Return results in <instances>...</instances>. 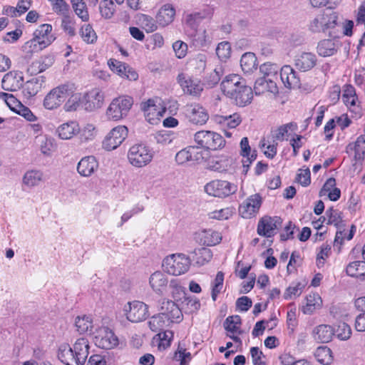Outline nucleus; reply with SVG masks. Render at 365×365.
Here are the masks:
<instances>
[{
  "label": "nucleus",
  "instance_id": "9",
  "mask_svg": "<svg viewBox=\"0 0 365 365\" xmlns=\"http://www.w3.org/2000/svg\"><path fill=\"white\" fill-rule=\"evenodd\" d=\"M128 134V130L125 125H118L113 128L103 140V148L108 151L116 149L126 139Z\"/></svg>",
  "mask_w": 365,
  "mask_h": 365
},
{
  "label": "nucleus",
  "instance_id": "52",
  "mask_svg": "<svg viewBox=\"0 0 365 365\" xmlns=\"http://www.w3.org/2000/svg\"><path fill=\"white\" fill-rule=\"evenodd\" d=\"M80 34L83 40L87 43H93L97 40V35L90 24L83 25Z\"/></svg>",
  "mask_w": 365,
  "mask_h": 365
},
{
  "label": "nucleus",
  "instance_id": "29",
  "mask_svg": "<svg viewBox=\"0 0 365 365\" xmlns=\"http://www.w3.org/2000/svg\"><path fill=\"white\" fill-rule=\"evenodd\" d=\"M317 58L314 53L303 52L295 58V66L301 71L311 70L317 64Z\"/></svg>",
  "mask_w": 365,
  "mask_h": 365
},
{
  "label": "nucleus",
  "instance_id": "10",
  "mask_svg": "<svg viewBox=\"0 0 365 365\" xmlns=\"http://www.w3.org/2000/svg\"><path fill=\"white\" fill-rule=\"evenodd\" d=\"M126 318L131 322L138 323L144 321L149 315L148 305L140 301H133L125 306Z\"/></svg>",
  "mask_w": 365,
  "mask_h": 365
},
{
  "label": "nucleus",
  "instance_id": "35",
  "mask_svg": "<svg viewBox=\"0 0 365 365\" xmlns=\"http://www.w3.org/2000/svg\"><path fill=\"white\" fill-rule=\"evenodd\" d=\"M200 242L207 246H214L222 240V235L215 230H204L199 233Z\"/></svg>",
  "mask_w": 365,
  "mask_h": 365
},
{
  "label": "nucleus",
  "instance_id": "62",
  "mask_svg": "<svg viewBox=\"0 0 365 365\" xmlns=\"http://www.w3.org/2000/svg\"><path fill=\"white\" fill-rule=\"evenodd\" d=\"M45 48L46 47H43V46L40 44V41H37L34 36H33V38L29 41H26L23 46L24 50L27 53L38 52Z\"/></svg>",
  "mask_w": 365,
  "mask_h": 365
},
{
  "label": "nucleus",
  "instance_id": "23",
  "mask_svg": "<svg viewBox=\"0 0 365 365\" xmlns=\"http://www.w3.org/2000/svg\"><path fill=\"white\" fill-rule=\"evenodd\" d=\"M45 77L43 76L32 78L23 83V95L26 98H31L35 96L43 88L45 84Z\"/></svg>",
  "mask_w": 365,
  "mask_h": 365
},
{
  "label": "nucleus",
  "instance_id": "14",
  "mask_svg": "<svg viewBox=\"0 0 365 365\" xmlns=\"http://www.w3.org/2000/svg\"><path fill=\"white\" fill-rule=\"evenodd\" d=\"M104 98V93L99 88H95L83 95L82 106L85 110L93 111L103 106Z\"/></svg>",
  "mask_w": 365,
  "mask_h": 365
},
{
  "label": "nucleus",
  "instance_id": "8",
  "mask_svg": "<svg viewBox=\"0 0 365 365\" xmlns=\"http://www.w3.org/2000/svg\"><path fill=\"white\" fill-rule=\"evenodd\" d=\"M338 15L336 12L322 13L316 16L309 25L312 32H324L329 29L335 27L337 24Z\"/></svg>",
  "mask_w": 365,
  "mask_h": 365
},
{
  "label": "nucleus",
  "instance_id": "38",
  "mask_svg": "<svg viewBox=\"0 0 365 365\" xmlns=\"http://www.w3.org/2000/svg\"><path fill=\"white\" fill-rule=\"evenodd\" d=\"M43 173L39 170H30L25 173L23 183L29 187L38 186L43 180Z\"/></svg>",
  "mask_w": 365,
  "mask_h": 365
},
{
  "label": "nucleus",
  "instance_id": "16",
  "mask_svg": "<svg viewBox=\"0 0 365 365\" xmlns=\"http://www.w3.org/2000/svg\"><path fill=\"white\" fill-rule=\"evenodd\" d=\"M109 68L122 78L129 81H136L138 78V73L131 66L115 58L108 61Z\"/></svg>",
  "mask_w": 365,
  "mask_h": 365
},
{
  "label": "nucleus",
  "instance_id": "33",
  "mask_svg": "<svg viewBox=\"0 0 365 365\" xmlns=\"http://www.w3.org/2000/svg\"><path fill=\"white\" fill-rule=\"evenodd\" d=\"M214 14V9L210 7L205 8L199 11L188 14L186 16V23L194 27L197 26L202 20L211 19Z\"/></svg>",
  "mask_w": 365,
  "mask_h": 365
},
{
  "label": "nucleus",
  "instance_id": "34",
  "mask_svg": "<svg viewBox=\"0 0 365 365\" xmlns=\"http://www.w3.org/2000/svg\"><path fill=\"white\" fill-rule=\"evenodd\" d=\"M356 231V227L352 225L351 229L349 230H346L344 227V225L338 227V230L336 231L335 239L334 241V247L337 248V252H341V247L343 245L344 240L346 239L347 240H350L353 238L354 232Z\"/></svg>",
  "mask_w": 365,
  "mask_h": 365
},
{
  "label": "nucleus",
  "instance_id": "61",
  "mask_svg": "<svg viewBox=\"0 0 365 365\" xmlns=\"http://www.w3.org/2000/svg\"><path fill=\"white\" fill-rule=\"evenodd\" d=\"M331 254V247L329 245H323L317 256V265L319 268L324 266L325 260Z\"/></svg>",
  "mask_w": 365,
  "mask_h": 365
},
{
  "label": "nucleus",
  "instance_id": "55",
  "mask_svg": "<svg viewBox=\"0 0 365 365\" xmlns=\"http://www.w3.org/2000/svg\"><path fill=\"white\" fill-rule=\"evenodd\" d=\"M58 357L66 365H71L70 362L74 361L71 347L62 346L59 348Z\"/></svg>",
  "mask_w": 365,
  "mask_h": 365
},
{
  "label": "nucleus",
  "instance_id": "41",
  "mask_svg": "<svg viewBox=\"0 0 365 365\" xmlns=\"http://www.w3.org/2000/svg\"><path fill=\"white\" fill-rule=\"evenodd\" d=\"M53 63L54 56L53 55H47L34 61L31 66V69L32 72L41 73L51 67Z\"/></svg>",
  "mask_w": 365,
  "mask_h": 365
},
{
  "label": "nucleus",
  "instance_id": "25",
  "mask_svg": "<svg viewBox=\"0 0 365 365\" xmlns=\"http://www.w3.org/2000/svg\"><path fill=\"white\" fill-rule=\"evenodd\" d=\"M212 120L224 130L235 128L242 123V117L238 113L227 115H215Z\"/></svg>",
  "mask_w": 365,
  "mask_h": 365
},
{
  "label": "nucleus",
  "instance_id": "40",
  "mask_svg": "<svg viewBox=\"0 0 365 365\" xmlns=\"http://www.w3.org/2000/svg\"><path fill=\"white\" fill-rule=\"evenodd\" d=\"M240 66L245 73H250L257 69V58L254 53H244L240 59Z\"/></svg>",
  "mask_w": 365,
  "mask_h": 365
},
{
  "label": "nucleus",
  "instance_id": "26",
  "mask_svg": "<svg viewBox=\"0 0 365 365\" xmlns=\"http://www.w3.org/2000/svg\"><path fill=\"white\" fill-rule=\"evenodd\" d=\"M52 26L48 24L40 25L34 32V36L40 41L43 47H47L56 39V37L51 34Z\"/></svg>",
  "mask_w": 365,
  "mask_h": 365
},
{
  "label": "nucleus",
  "instance_id": "28",
  "mask_svg": "<svg viewBox=\"0 0 365 365\" xmlns=\"http://www.w3.org/2000/svg\"><path fill=\"white\" fill-rule=\"evenodd\" d=\"M80 132L78 123L71 120L60 125L56 129V133L61 140H70Z\"/></svg>",
  "mask_w": 365,
  "mask_h": 365
},
{
  "label": "nucleus",
  "instance_id": "57",
  "mask_svg": "<svg viewBox=\"0 0 365 365\" xmlns=\"http://www.w3.org/2000/svg\"><path fill=\"white\" fill-rule=\"evenodd\" d=\"M176 136L174 133L171 131H160L155 135V140L157 143L165 145L173 143Z\"/></svg>",
  "mask_w": 365,
  "mask_h": 365
},
{
  "label": "nucleus",
  "instance_id": "42",
  "mask_svg": "<svg viewBox=\"0 0 365 365\" xmlns=\"http://www.w3.org/2000/svg\"><path fill=\"white\" fill-rule=\"evenodd\" d=\"M170 323L166 319V317L160 313L153 315L148 322L149 328L153 332H160Z\"/></svg>",
  "mask_w": 365,
  "mask_h": 365
},
{
  "label": "nucleus",
  "instance_id": "56",
  "mask_svg": "<svg viewBox=\"0 0 365 365\" xmlns=\"http://www.w3.org/2000/svg\"><path fill=\"white\" fill-rule=\"evenodd\" d=\"M224 273L218 272L216 274L215 279L212 282V299L215 302L217 299V295L221 292L223 287Z\"/></svg>",
  "mask_w": 365,
  "mask_h": 365
},
{
  "label": "nucleus",
  "instance_id": "20",
  "mask_svg": "<svg viewBox=\"0 0 365 365\" xmlns=\"http://www.w3.org/2000/svg\"><path fill=\"white\" fill-rule=\"evenodd\" d=\"M280 78L284 86L289 89L300 88V79L297 72L289 65H285L280 70Z\"/></svg>",
  "mask_w": 365,
  "mask_h": 365
},
{
  "label": "nucleus",
  "instance_id": "53",
  "mask_svg": "<svg viewBox=\"0 0 365 365\" xmlns=\"http://www.w3.org/2000/svg\"><path fill=\"white\" fill-rule=\"evenodd\" d=\"M0 98L4 100L9 108L15 113L22 105L20 101L10 93L0 92Z\"/></svg>",
  "mask_w": 365,
  "mask_h": 365
},
{
  "label": "nucleus",
  "instance_id": "22",
  "mask_svg": "<svg viewBox=\"0 0 365 365\" xmlns=\"http://www.w3.org/2000/svg\"><path fill=\"white\" fill-rule=\"evenodd\" d=\"M187 115L193 124L203 125L209 119L207 110L199 104L191 105L187 108Z\"/></svg>",
  "mask_w": 365,
  "mask_h": 365
},
{
  "label": "nucleus",
  "instance_id": "3",
  "mask_svg": "<svg viewBox=\"0 0 365 365\" xmlns=\"http://www.w3.org/2000/svg\"><path fill=\"white\" fill-rule=\"evenodd\" d=\"M162 266L167 273L179 276L188 271L190 259L182 253L172 254L164 258Z\"/></svg>",
  "mask_w": 365,
  "mask_h": 365
},
{
  "label": "nucleus",
  "instance_id": "54",
  "mask_svg": "<svg viewBox=\"0 0 365 365\" xmlns=\"http://www.w3.org/2000/svg\"><path fill=\"white\" fill-rule=\"evenodd\" d=\"M276 318H274L271 319L269 321L262 320L257 322L255 324V327L252 330V336L254 337H257L262 335L263 334L264 330L265 329V326L264 325V324H267V327H269L270 329H272L273 327H276Z\"/></svg>",
  "mask_w": 365,
  "mask_h": 365
},
{
  "label": "nucleus",
  "instance_id": "60",
  "mask_svg": "<svg viewBox=\"0 0 365 365\" xmlns=\"http://www.w3.org/2000/svg\"><path fill=\"white\" fill-rule=\"evenodd\" d=\"M222 68H215L205 79V84L210 88L214 87L220 81Z\"/></svg>",
  "mask_w": 365,
  "mask_h": 365
},
{
  "label": "nucleus",
  "instance_id": "21",
  "mask_svg": "<svg viewBox=\"0 0 365 365\" xmlns=\"http://www.w3.org/2000/svg\"><path fill=\"white\" fill-rule=\"evenodd\" d=\"M88 341L85 338H80L76 340L71 350L73 354L74 361L78 365H83L88 355Z\"/></svg>",
  "mask_w": 365,
  "mask_h": 365
},
{
  "label": "nucleus",
  "instance_id": "36",
  "mask_svg": "<svg viewBox=\"0 0 365 365\" xmlns=\"http://www.w3.org/2000/svg\"><path fill=\"white\" fill-rule=\"evenodd\" d=\"M346 274L352 277L365 280V261H354L346 266Z\"/></svg>",
  "mask_w": 365,
  "mask_h": 365
},
{
  "label": "nucleus",
  "instance_id": "15",
  "mask_svg": "<svg viewBox=\"0 0 365 365\" xmlns=\"http://www.w3.org/2000/svg\"><path fill=\"white\" fill-rule=\"evenodd\" d=\"M262 202V197L258 193L250 196L240 205V214L243 218H251L258 212Z\"/></svg>",
  "mask_w": 365,
  "mask_h": 365
},
{
  "label": "nucleus",
  "instance_id": "46",
  "mask_svg": "<svg viewBox=\"0 0 365 365\" xmlns=\"http://www.w3.org/2000/svg\"><path fill=\"white\" fill-rule=\"evenodd\" d=\"M75 325L77 331L81 334L92 333L93 322L90 317H78L76 319Z\"/></svg>",
  "mask_w": 365,
  "mask_h": 365
},
{
  "label": "nucleus",
  "instance_id": "6",
  "mask_svg": "<svg viewBox=\"0 0 365 365\" xmlns=\"http://www.w3.org/2000/svg\"><path fill=\"white\" fill-rule=\"evenodd\" d=\"M73 92V86L60 85L53 88L44 98L43 106L48 110L59 107Z\"/></svg>",
  "mask_w": 365,
  "mask_h": 365
},
{
  "label": "nucleus",
  "instance_id": "50",
  "mask_svg": "<svg viewBox=\"0 0 365 365\" xmlns=\"http://www.w3.org/2000/svg\"><path fill=\"white\" fill-rule=\"evenodd\" d=\"M334 329V335L341 340H347L351 334V329L345 322H339Z\"/></svg>",
  "mask_w": 365,
  "mask_h": 365
},
{
  "label": "nucleus",
  "instance_id": "39",
  "mask_svg": "<svg viewBox=\"0 0 365 365\" xmlns=\"http://www.w3.org/2000/svg\"><path fill=\"white\" fill-rule=\"evenodd\" d=\"M192 261L200 266L204 265L205 263L210 261L212 257V253L209 248L200 247L195 249L191 253Z\"/></svg>",
  "mask_w": 365,
  "mask_h": 365
},
{
  "label": "nucleus",
  "instance_id": "19",
  "mask_svg": "<svg viewBox=\"0 0 365 365\" xmlns=\"http://www.w3.org/2000/svg\"><path fill=\"white\" fill-rule=\"evenodd\" d=\"M160 311V314L166 317V319L168 322H179L182 319L181 310L172 300L163 299L161 304Z\"/></svg>",
  "mask_w": 365,
  "mask_h": 365
},
{
  "label": "nucleus",
  "instance_id": "13",
  "mask_svg": "<svg viewBox=\"0 0 365 365\" xmlns=\"http://www.w3.org/2000/svg\"><path fill=\"white\" fill-rule=\"evenodd\" d=\"M96 344L101 349H112L118 346L119 339L111 329L102 327L98 330Z\"/></svg>",
  "mask_w": 365,
  "mask_h": 365
},
{
  "label": "nucleus",
  "instance_id": "64",
  "mask_svg": "<svg viewBox=\"0 0 365 365\" xmlns=\"http://www.w3.org/2000/svg\"><path fill=\"white\" fill-rule=\"evenodd\" d=\"M250 354L252 359L253 365H266L263 361L264 355L258 347L253 346L250 349Z\"/></svg>",
  "mask_w": 365,
  "mask_h": 365
},
{
  "label": "nucleus",
  "instance_id": "59",
  "mask_svg": "<svg viewBox=\"0 0 365 365\" xmlns=\"http://www.w3.org/2000/svg\"><path fill=\"white\" fill-rule=\"evenodd\" d=\"M216 54L221 61L228 58L231 54L230 44L227 41L218 43L216 48Z\"/></svg>",
  "mask_w": 365,
  "mask_h": 365
},
{
  "label": "nucleus",
  "instance_id": "7",
  "mask_svg": "<svg viewBox=\"0 0 365 365\" xmlns=\"http://www.w3.org/2000/svg\"><path fill=\"white\" fill-rule=\"evenodd\" d=\"M237 186L227 180H212L205 186V191L209 195L225 197L236 192Z\"/></svg>",
  "mask_w": 365,
  "mask_h": 365
},
{
  "label": "nucleus",
  "instance_id": "47",
  "mask_svg": "<svg viewBox=\"0 0 365 365\" xmlns=\"http://www.w3.org/2000/svg\"><path fill=\"white\" fill-rule=\"evenodd\" d=\"M71 3L75 14L83 21H88L89 14L85 1L83 0H71Z\"/></svg>",
  "mask_w": 365,
  "mask_h": 365
},
{
  "label": "nucleus",
  "instance_id": "17",
  "mask_svg": "<svg viewBox=\"0 0 365 365\" xmlns=\"http://www.w3.org/2000/svg\"><path fill=\"white\" fill-rule=\"evenodd\" d=\"M24 76L21 72L12 71L6 73L1 81L2 88L8 91H16L22 88Z\"/></svg>",
  "mask_w": 365,
  "mask_h": 365
},
{
  "label": "nucleus",
  "instance_id": "32",
  "mask_svg": "<svg viewBox=\"0 0 365 365\" xmlns=\"http://www.w3.org/2000/svg\"><path fill=\"white\" fill-rule=\"evenodd\" d=\"M98 163L94 156L83 158L78 163L77 170L78 173L85 177L91 175L97 170Z\"/></svg>",
  "mask_w": 365,
  "mask_h": 365
},
{
  "label": "nucleus",
  "instance_id": "44",
  "mask_svg": "<svg viewBox=\"0 0 365 365\" xmlns=\"http://www.w3.org/2000/svg\"><path fill=\"white\" fill-rule=\"evenodd\" d=\"M138 22L147 33L153 32L158 29L156 19H154L147 14H140L138 16Z\"/></svg>",
  "mask_w": 365,
  "mask_h": 365
},
{
  "label": "nucleus",
  "instance_id": "24",
  "mask_svg": "<svg viewBox=\"0 0 365 365\" xmlns=\"http://www.w3.org/2000/svg\"><path fill=\"white\" fill-rule=\"evenodd\" d=\"M341 46V43L335 38L324 39L318 43L317 50L319 56L328 57L334 56Z\"/></svg>",
  "mask_w": 365,
  "mask_h": 365
},
{
  "label": "nucleus",
  "instance_id": "48",
  "mask_svg": "<svg viewBox=\"0 0 365 365\" xmlns=\"http://www.w3.org/2000/svg\"><path fill=\"white\" fill-rule=\"evenodd\" d=\"M342 100L346 106H354L358 100L355 88L351 85H345L343 90Z\"/></svg>",
  "mask_w": 365,
  "mask_h": 365
},
{
  "label": "nucleus",
  "instance_id": "31",
  "mask_svg": "<svg viewBox=\"0 0 365 365\" xmlns=\"http://www.w3.org/2000/svg\"><path fill=\"white\" fill-rule=\"evenodd\" d=\"M175 16V9L171 4H167L159 9L155 19L160 26L165 27L173 21Z\"/></svg>",
  "mask_w": 365,
  "mask_h": 365
},
{
  "label": "nucleus",
  "instance_id": "45",
  "mask_svg": "<svg viewBox=\"0 0 365 365\" xmlns=\"http://www.w3.org/2000/svg\"><path fill=\"white\" fill-rule=\"evenodd\" d=\"M314 357L322 364L328 365L333 361L331 350L327 346H319L314 351Z\"/></svg>",
  "mask_w": 365,
  "mask_h": 365
},
{
  "label": "nucleus",
  "instance_id": "1",
  "mask_svg": "<svg viewBox=\"0 0 365 365\" xmlns=\"http://www.w3.org/2000/svg\"><path fill=\"white\" fill-rule=\"evenodd\" d=\"M220 86L225 96L234 101L237 106L245 107L252 103L253 91L239 75L226 76Z\"/></svg>",
  "mask_w": 365,
  "mask_h": 365
},
{
  "label": "nucleus",
  "instance_id": "49",
  "mask_svg": "<svg viewBox=\"0 0 365 365\" xmlns=\"http://www.w3.org/2000/svg\"><path fill=\"white\" fill-rule=\"evenodd\" d=\"M325 215L327 217L328 225H334L337 228L343 225L341 212L338 210H335L332 207H329L326 210Z\"/></svg>",
  "mask_w": 365,
  "mask_h": 365
},
{
  "label": "nucleus",
  "instance_id": "2",
  "mask_svg": "<svg viewBox=\"0 0 365 365\" xmlns=\"http://www.w3.org/2000/svg\"><path fill=\"white\" fill-rule=\"evenodd\" d=\"M153 155V151L149 146L144 143H136L129 148L127 158L131 165L140 168L148 165Z\"/></svg>",
  "mask_w": 365,
  "mask_h": 365
},
{
  "label": "nucleus",
  "instance_id": "37",
  "mask_svg": "<svg viewBox=\"0 0 365 365\" xmlns=\"http://www.w3.org/2000/svg\"><path fill=\"white\" fill-rule=\"evenodd\" d=\"M314 339L321 343L330 341L334 336V329L327 324H321L314 330Z\"/></svg>",
  "mask_w": 365,
  "mask_h": 365
},
{
  "label": "nucleus",
  "instance_id": "11",
  "mask_svg": "<svg viewBox=\"0 0 365 365\" xmlns=\"http://www.w3.org/2000/svg\"><path fill=\"white\" fill-rule=\"evenodd\" d=\"M204 159L203 152L196 146H187L178 151L175 155V161L180 165L187 163L191 165L200 163Z\"/></svg>",
  "mask_w": 365,
  "mask_h": 365
},
{
  "label": "nucleus",
  "instance_id": "58",
  "mask_svg": "<svg viewBox=\"0 0 365 365\" xmlns=\"http://www.w3.org/2000/svg\"><path fill=\"white\" fill-rule=\"evenodd\" d=\"M260 72L263 74L262 77H267L268 79L277 78V68L276 65L270 63H265L260 66Z\"/></svg>",
  "mask_w": 365,
  "mask_h": 365
},
{
  "label": "nucleus",
  "instance_id": "30",
  "mask_svg": "<svg viewBox=\"0 0 365 365\" xmlns=\"http://www.w3.org/2000/svg\"><path fill=\"white\" fill-rule=\"evenodd\" d=\"M254 91L256 95H261L266 92L277 94L278 93V87L274 79L260 77L255 81Z\"/></svg>",
  "mask_w": 365,
  "mask_h": 365
},
{
  "label": "nucleus",
  "instance_id": "43",
  "mask_svg": "<svg viewBox=\"0 0 365 365\" xmlns=\"http://www.w3.org/2000/svg\"><path fill=\"white\" fill-rule=\"evenodd\" d=\"M241 318L238 315L228 317L224 322V328L228 332L227 334H241L242 333L240 330Z\"/></svg>",
  "mask_w": 365,
  "mask_h": 365
},
{
  "label": "nucleus",
  "instance_id": "51",
  "mask_svg": "<svg viewBox=\"0 0 365 365\" xmlns=\"http://www.w3.org/2000/svg\"><path fill=\"white\" fill-rule=\"evenodd\" d=\"M68 99L64 105V109L66 111L76 110L80 104H82V98L80 93H73V91L68 97Z\"/></svg>",
  "mask_w": 365,
  "mask_h": 365
},
{
  "label": "nucleus",
  "instance_id": "18",
  "mask_svg": "<svg viewBox=\"0 0 365 365\" xmlns=\"http://www.w3.org/2000/svg\"><path fill=\"white\" fill-rule=\"evenodd\" d=\"M177 80L183 91L190 95L199 96L203 90L202 84L199 81L192 79L183 73L178 74Z\"/></svg>",
  "mask_w": 365,
  "mask_h": 365
},
{
  "label": "nucleus",
  "instance_id": "27",
  "mask_svg": "<svg viewBox=\"0 0 365 365\" xmlns=\"http://www.w3.org/2000/svg\"><path fill=\"white\" fill-rule=\"evenodd\" d=\"M149 284L154 292L157 294L163 295L167 289L168 279L164 273L157 271L150 275Z\"/></svg>",
  "mask_w": 365,
  "mask_h": 365
},
{
  "label": "nucleus",
  "instance_id": "5",
  "mask_svg": "<svg viewBox=\"0 0 365 365\" xmlns=\"http://www.w3.org/2000/svg\"><path fill=\"white\" fill-rule=\"evenodd\" d=\"M133 104V98L127 96L114 98L109 105L106 115L113 120H119L125 118Z\"/></svg>",
  "mask_w": 365,
  "mask_h": 365
},
{
  "label": "nucleus",
  "instance_id": "63",
  "mask_svg": "<svg viewBox=\"0 0 365 365\" xmlns=\"http://www.w3.org/2000/svg\"><path fill=\"white\" fill-rule=\"evenodd\" d=\"M232 215V211L230 208L226 207L218 210L210 212L208 215L211 219H216L219 220H227Z\"/></svg>",
  "mask_w": 365,
  "mask_h": 365
},
{
  "label": "nucleus",
  "instance_id": "12",
  "mask_svg": "<svg viewBox=\"0 0 365 365\" xmlns=\"http://www.w3.org/2000/svg\"><path fill=\"white\" fill-rule=\"evenodd\" d=\"M282 220L280 217L264 216L262 217L257 225V233L266 237H273L279 227H281Z\"/></svg>",
  "mask_w": 365,
  "mask_h": 365
},
{
  "label": "nucleus",
  "instance_id": "4",
  "mask_svg": "<svg viewBox=\"0 0 365 365\" xmlns=\"http://www.w3.org/2000/svg\"><path fill=\"white\" fill-rule=\"evenodd\" d=\"M194 140L200 149L217 150L225 146V140L221 135L210 130H200L194 135Z\"/></svg>",
  "mask_w": 365,
  "mask_h": 365
}]
</instances>
